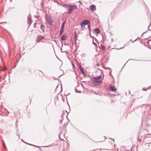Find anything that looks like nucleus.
Segmentation results:
<instances>
[{
  "mask_svg": "<svg viewBox=\"0 0 151 151\" xmlns=\"http://www.w3.org/2000/svg\"><path fill=\"white\" fill-rule=\"evenodd\" d=\"M2 142H3V145H4V141H2Z\"/></svg>",
  "mask_w": 151,
  "mask_h": 151,
  "instance_id": "obj_24",
  "label": "nucleus"
},
{
  "mask_svg": "<svg viewBox=\"0 0 151 151\" xmlns=\"http://www.w3.org/2000/svg\"><path fill=\"white\" fill-rule=\"evenodd\" d=\"M101 77L100 76H98L93 78L94 81L96 84L98 85H99L101 82L102 80H101Z\"/></svg>",
  "mask_w": 151,
  "mask_h": 151,
  "instance_id": "obj_1",
  "label": "nucleus"
},
{
  "mask_svg": "<svg viewBox=\"0 0 151 151\" xmlns=\"http://www.w3.org/2000/svg\"><path fill=\"white\" fill-rule=\"evenodd\" d=\"M142 90H145H145H146L144 88H143V89H142Z\"/></svg>",
  "mask_w": 151,
  "mask_h": 151,
  "instance_id": "obj_22",
  "label": "nucleus"
},
{
  "mask_svg": "<svg viewBox=\"0 0 151 151\" xmlns=\"http://www.w3.org/2000/svg\"><path fill=\"white\" fill-rule=\"evenodd\" d=\"M63 30L62 29V30H61V29H60V35H61V34L63 33Z\"/></svg>",
  "mask_w": 151,
  "mask_h": 151,
  "instance_id": "obj_18",
  "label": "nucleus"
},
{
  "mask_svg": "<svg viewBox=\"0 0 151 151\" xmlns=\"http://www.w3.org/2000/svg\"><path fill=\"white\" fill-rule=\"evenodd\" d=\"M89 22V21L88 20H84L82 22V24H84L85 25H87L88 24V23Z\"/></svg>",
  "mask_w": 151,
  "mask_h": 151,
  "instance_id": "obj_7",
  "label": "nucleus"
},
{
  "mask_svg": "<svg viewBox=\"0 0 151 151\" xmlns=\"http://www.w3.org/2000/svg\"><path fill=\"white\" fill-rule=\"evenodd\" d=\"M101 47L102 48V50H104L105 49V47L104 46L101 45Z\"/></svg>",
  "mask_w": 151,
  "mask_h": 151,
  "instance_id": "obj_14",
  "label": "nucleus"
},
{
  "mask_svg": "<svg viewBox=\"0 0 151 151\" xmlns=\"http://www.w3.org/2000/svg\"><path fill=\"white\" fill-rule=\"evenodd\" d=\"M109 89L112 91H116V89L115 88L114 86H110L109 87Z\"/></svg>",
  "mask_w": 151,
  "mask_h": 151,
  "instance_id": "obj_4",
  "label": "nucleus"
},
{
  "mask_svg": "<svg viewBox=\"0 0 151 151\" xmlns=\"http://www.w3.org/2000/svg\"><path fill=\"white\" fill-rule=\"evenodd\" d=\"M77 6L76 5H73L72 7L68 9V14L72 13V11L74 9H77Z\"/></svg>",
  "mask_w": 151,
  "mask_h": 151,
  "instance_id": "obj_2",
  "label": "nucleus"
},
{
  "mask_svg": "<svg viewBox=\"0 0 151 151\" xmlns=\"http://www.w3.org/2000/svg\"><path fill=\"white\" fill-rule=\"evenodd\" d=\"M46 19L48 24L50 25H51L52 24V22H51L50 19H49L48 17H47Z\"/></svg>",
  "mask_w": 151,
  "mask_h": 151,
  "instance_id": "obj_5",
  "label": "nucleus"
},
{
  "mask_svg": "<svg viewBox=\"0 0 151 151\" xmlns=\"http://www.w3.org/2000/svg\"><path fill=\"white\" fill-rule=\"evenodd\" d=\"M63 27L62 28V27H61L60 29H61V30H62V29L63 30Z\"/></svg>",
  "mask_w": 151,
  "mask_h": 151,
  "instance_id": "obj_23",
  "label": "nucleus"
},
{
  "mask_svg": "<svg viewBox=\"0 0 151 151\" xmlns=\"http://www.w3.org/2000/svg\"><path fill=\"white\" fill-rule=\"evenodd\" d=\"M36 147H39L38 146H36Z\"/></svg>",
  "mask_w": 151,
  "mask_h": 151,
  "instance_id": "obj_26",
  "label": "nucleus"
},
{
  "mask_svg": "<svg viewBox=\"0 0 151 151\" xmlns=\"http://www.w3.org/2000/svg\"><path fill=\"white\" fill-rule=\"evenodd\" d=\"M149 42H147V43H148Z\"/></svg>",
  "mask_w": 151,
  "mask_h": 151,
  "instance_id": "obj_25",
  "label": "nucleus"
},
{
  "mask_svg": "<svg viewBox=\"0 0 151 151\" xmlns=\"http://www.w3.org/2000/svg\"><path fill=\"white\" fill-rule=\"evenodd\" d=\"M95 6L93 4L91 5L90 6V8L91 10H94L95 9Z\"/></svg>",
  "mask_w": 151,
  "mask_h": 151,
  "instance_id": "obj_6",
  "label": "nucleus"
},
{
  "mask_svg": "<svg viewBox=\"0 0 151 151\" xmlns=\"http://www.w3.org/2000/svg\"><path fill=\"white\" fill-rule=\"evenodd\" d=\"M88 28L89 29H90V25H88Z\"/></svg>",
  "mask_w": 151,
  "mask_h": 151,
  "instance_id": "obj_20",
  "label": "nucleus"
},
{
  "mask_svg": "<svg viewBox=\"0 0 151 151\" xmlns=\"http://www.w3.org/2000/svg\"><path fill=\"white\" fill-rule=\"evenodd\" d=\"M81 25L82 28H83L85 27V25L84 24H82V22L81 23Z\"/></svg>",
  "mask_w": 151,
  "mask_h": 151,
  "instance_id": "obj_16",
  "label": "nucleus"
},
{
  "mask_svg": "<svg viewBox=\"0 0 151 151\" xmlns=\"http://www.w3.org/2000/svg\"><path fill=\"white\" fill-rule=\"evenodd\" d=\"M65 22H63L62 23V27H64V26L65 24Z\"/></svg>",
  "mask_w": 151,
  "mask_h": 151,
  "instance_id": "obj_15",
  "label": "nucleus"
},
{
  "mask_svg": "<svg viewBox=\"0 0 151 151\" xmlns=\"http://www.w3.org/2000/svg\"><path fill=\"white\" fill-rule=\"evenodd\" d=\"M76 37H77L76 35L74 37V39L75 40V41H76Z\"/></svg>",
  "mask_w": 151,
  "mask_h": 151,
  "instance_id": "obj_17",
  "label": "nucleus"
},
{
  "mask_svg": "<svg viewBox=\"0 0 151 151\" xmlns=\"http://www.w3.org/2000/svg\"><path fill=\"white\" fill-rule=\"evenodd\" d=\"M41 28L42 29V30L43 31H44V29H45V26H43V25H41Z\"/></svg>",
  "mask_w": 151,
  "mask_h": 151,
  "instance_id": "obj_12",
  "label": "nucleus"
},
{
  "mask_svg": "<svg viewBox=\"0 0 151 151\" xmlns=\"http://www.w3.org/2000/svg\"><path fill=\"white\" fill-rule=\"evenodd\" d=\"M92 43L96 47H97V44L96 43H95V42H94V40H93V42H92Z\"/></svg>",
  "mask_w": 151,
  "mask_h": 151,
  "instance_id": "obj_13",
  "label": "nucleus"
},
{
  "mask_svg": "<svg viewBox=\"0 0 151 151\" xmlns=\"http://www.w3.org/2000/svg\"><path fill=\"white\" fill-rule=\"evenodd\" d=\"M124 47V46L123 47H121V48H119V49H122V48H123Z\"/></svg>",
  "mask_w": 151,
  "mask_h": 151,
  "instance_id": "obj_21",
  "label": "nucleus"
},
{
  "mask_svg": "<svg viewBox=\"0 0 151 151\" xmlns=\"http://www.w3.org/2000/svg\"><path fill=\"white\" fill-rule=\"evenodd\" d=\"M99 30L98 28L96 29L95 31V32L96 34H98L99 33Z\"/></svg>",
  "mask_w": 151,
  "mask_h": 151,
  "instance_id": "obj_10",
  "label": "nucleus"
},
{
  "mask_svg": "<svg viewBox=\"0 0 151 151\" xmlns=\"http://www.w3.org/2000/svg\"><path fill=\"white\" fill-rule=\"evenodd\" d=\"M147 108H149V107L146 105H144L142 106V110H145V109H146Z\"/></svg>",
  "mask_w": 151,
  "mask_h": 151,
  "instance_id": "obj_8",
  "label": "nucleus"
},
{
  "mask_svg": "<svg viewBox=\"0 0 151 151\" xmlns=\"http://www.w3.org/2000/svg\"><path fill=\"white\" fill-rule=\"evenodd\" d=\"M32 22L30 16L29 14L28 16L27 17V23L28 25L30 26Z\"/></svg>",
  "mask_w": 151,
  "mask_h": 151,
  "instance_id": "obj_3",
  "label": "nucleus"
},
{
  "mask_svg": "<svg viewBox=\"0 0 151 151\" xmlns=\"http://www.w3.org/2000/svg\"><path fill=\"white\" fill-rule=\"evenodd\" d=\"M6 69V67H4L3 68H1V67H0V71L1 70H4Z\"/></svg>",
  "mask_w": 151,
  "mask_h": 151,
  "instance_id": "obj_11",
  "label": "nucleus"
},
{
  "mask_svg": "<svg viewBox=\"0 0 151 151\" xmlns=\"http://www.w3.org/2000/svg\"><path fill=\"white\" fill-rule=\"evenodd\" d=\"M67 6L69 7V8L72 7V5H71L70 4H68L67 5Z\"/></svg>",
  "mask_w": 151,
  "mask_h": 151,
  "instance_id": "obj_19",
  "label": "nucleus"
},
{
  "mask_svg": "<svg viewBox=\"0 0 151 151\" xmlns=\"http://www.w3.org/2000/svg\"><path fill=\"white\" fill-rule=\"evenodd\" d=\"M66 37L65 35H63L61 37V39L62 40H65L66 38Z\"/></svg>",
  "mask_w": 151,
  "mask_h": 151,
  "instance_id": "obj_9",
  "label": "nucleus"
}]
</instances>
